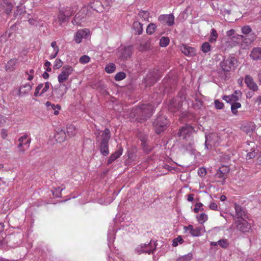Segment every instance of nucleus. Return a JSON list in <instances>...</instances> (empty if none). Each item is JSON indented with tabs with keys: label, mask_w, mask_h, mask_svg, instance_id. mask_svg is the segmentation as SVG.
<instances>
[{
	"label": "nucleus",
	"mask_w": 261,
	"mask_h": 261,
	"mask_svg": "<svg viewBox=\"0 0 261 261\" xmlns=\"http://www.w3.org/2000/svg\"><path fill=\"white\" fill-rule=\"evenodd\" d=\"M153 111L151 105L142 104L140 107L133 108L129 114V117L132 121L143 122L151 117Z\"/></svg>",
	"instance_id": "f257e3e1"
},
{
	"label": "nucleus",
	"mask_w": 261,
	"mask_h": 261,
	"mask_svg": "<svg viewBox=\"0 0 261 261\" xmlns=\"http://www.w3.org/2000/svg\"><path fill=\"white\" fill-rule=\"evenodd\" d=\"M110 137V132H104L101 136L98 148L103 156H106L109 154V142Z\"/></svg>",
	"instance_id": "f03ea898"
},
{
	"label": "nucleus",
	"mask_w": 261,
	"mask_h": 261,
	"mask_svg": "<svg viewBox=\"0 0 261 261\" xmlns=\"http://www.w3.org/2000/svg\"><path fill=\"white\" fill-rule=\"evenodd\" d=\"M156 244L154 241L151 240L147 243H142L137 246L135 252L138 254L142 253L151 254L154 252L156 249Z\"/></svg>",
	"instance_id": "7ed1b4c3"
},
{
	"label": "nucleus",
	"mask_w": 261,
	"mask_h": 261,
	"mask_svg": "<svg viewBox=\"0 0 261 261\" xmlns=\"http://www.w3.org/2000/svg\"><path fill=\"white\" fill-rule=\"evenodd\" d=\"M162 76L161 72L158 69L150 70L146 74L144 79V83L146 87H150L154 84Z\"/></svg>",
	"instance_id": "20e7f679"
},
{
	"label": "nucleus",
	"mask_w": 261,
	"mask_h": 261,
	"mask_svg": "<svg viewBox=\"0 0 261 261\" xmlns=\"http://www.w3.org/2000/svg\"><path fill=\"white\" fill-rule=\"evenodd\" d=\"M237 63V59L232 56H229L227 58H224L219 63L221 70L225 72H230L234 69Z\"/></svg>",
	"instance_id": "39448f33"
},
{
	"label": "nucleus",
	"mask_w": 261,
	"mask_h": 261,
	"mask_svg": "<svg viewBox=\"0 0 261 261\" xmlns=\"http://www.w3.org/2000/svg\"><path fill=\"white\" fill-rule=\"evenodd\" d=\"M205 149L207 150L211 149L212 146L215 145L216 144H219L220 141V138L218 136V133L216 132H212L208 133H206L205 135Z\"/></svg>",
	"instance_id": "423d86ee"
},
{
	"label": "nucleus",
	"mask_w": 261,
	"mask_h": 261,
	"mask_svg": "<svg viewBox=\"0 0 261 261\" xmlns=\"http://www.w3.org/2000/svg\"><path fill=\"white\" fill-rule=\"evenodd\" d=\"M178 97L180 98V100L177 98H173L169 105V110L173 113L179 110L182 106V101L185 100L184 91H180Z\"/></svg>",
	"instance_id": "0eeeda50"
},
{
	"label": "nucleus",
	"mask_w": 261,
	"mask_h": 261,
	"mask_svg": "<svg viewBox=\"0 0 261 261\" xmlns=\"http://www.w3.org/2000/svg\"><path fill=\"white\" fill-rule=\"evenodd\" d=\"M132 46H121L118 48L116 55L119 60L121 61H124L128 60L132 54Z\"/></svg>",
	"instance_id": "6e6552de"
},
{
	"label": "nucleus",
	"mask_w": 261,
	"mask_h": 261,
	"mask_svg": "<svg viewBox=\"0 0 261 261\" xmlns=\"http://www.w3.org/2000/svg\"><path fill=\"white\" fill-rule=\"evenodd\" d=\"M237 229L243 233L249 232L251 230V220L248 219H239L237 222Z\"/></svg>",
	"instance_id": "1a4fd4ad"
},
{
	"label": "nucleus",
	"mask_w": 261,
	"mask_h": 261,
	"mask_svg": "<svg viewBox=\"0 0 261 261\" xmlns=\"http://www.w3.org/2000/svg\"><path fill=\"white\" fill-rule=\"evenodd\" d=\"M73 71V69L72 66L68 65L63 66L61 73L58 76L59 83L61 84L67 81L69 76L72 74Z\"/></svg>",
	"instance_id": "9d476101"
},
{
	"label": "nucleus",
	"mask_w": 261,
	"mask_h": 261,
	"mask_svg": "<svg viewBox=\"0 0 261 261\" xmlns=\"http://www.w3.org/2000/svg\"><path fill=\"white\" fill-rule=\"evenodd\" d=\"M169 124L168 120L164 115H160L153 122L155 130H161L160 128L165 129Z\"/></svg>",
	"instance_id": "9b49d317"
},
{
	"label": "nucleus",
	"mask_w": 261,
	"mask_h": 261,
	"mask_svg": "<svg viewBox=\"0 0 261 261\" xmlns=\"http://www.w3.org/2000/svg\"><path fill=\"white\" fill-rule=\"evenodd\" d=\"M18 141V147L19 148V151L24 152V150L28 148L30 146V138L27 135H23L19 139Z\"/></svg>",
	"instance_id": "f8f14e48"
},
{
	"label": "nucleus",
	"mask_w": 261,
	"mask_h": 261,
	"mask_svg": "<svg viewBox=\"0 0 261 261\" xmlns=\"http://www.w3.org/2000/svg\"><path fill=\"white\" fill-rule=\"evenodd\" d=\"M90 32L89 29H85L79 30L74 37V40L76 43H80L83 38H86L90 35Z\"/></svg>",
	"instance_id": "ddd939ff"
},
{
	"label": "nucleus",
	"mask_w": 261,
	"mask_h": 261,
	"mask_svg": "<svg viewBox=\"0 0 261 261\" xmlns=\"http://www.w3.org/2000/svg\"><path fill=\"white\" fill-rule=\"evenodd\" d=\"M72 13L70 12V10H66L65 11L60 10L57 17L59 24L62 25L66 22L68 21Z\"/></svg>",
	"instance_id": "4468645a"
},
{
	"label": "nucleus",
	"mask_w": 261,
	"mask_h": 261,
	"mask_svg": "<svg viewBox=\"0 0 261 261\" xmlns=\"http://www.w3.org/2000/svg\"><path fill=\"white\" fill-rule=\"evenodd\" d=\"M159 20L164 24L172 26L174 24V17L172 14L161 15L159 17Z\"/></svg>",
	"instance_id": "2eb2a0df"
},
{
	"label": "nucleus",
	"mask_w": 261,
	"mask_h": 261,
	"mask_svg": "<svg viewBox=\"0 0 261 261\" xmlns=\"http://www.w3.org/2000/svg\"><path fill=\"white\" fill-rule=\"evenodd\" d=\"M249 36L250 38L247 39L243 35H239L237 37H233V39L234 40V41H236V40H237V43L243 46V42H244L246 44H249L255 40V37L253 34H250Z\"/></svg>",
	"instance_id": "dca6fc26"
},
{
	"label": "nucleus",
	"mask_w": 261,
	"mask_h": 261,
	"mask_svg": "<svg viewBox=\"0 0 261 261\" xmlns=\"http://www.w3.org/2000/svg\"><path fill=\"white\" fill-rule=\"evenodd\" d=\"M181 52L187 57H194L196 54V50L194 47L188 46L186 44H182L180 46Z\"/></svg>",
	"instance_id": "f3484780"
},
{
	"label": "nucleus",
	"mask_w": 261,
	"mask_h": 261,
	"mask_svg": "<svg viewBox=\"0 0 261 261\" xmlns=\"http://www.w3.org/2000/svg\"><path fill=\"white\" fill-rule=\"evenodd\" d=\"M116 229L111 225L108 229L107 234L108 245L110 250H112V245L115 239Z\"/></svg>",
	"instance_id": "a211bd4d"
},
{
	"label": "nucleus",
	"mask_w": 261,
	"mask_h": 261,
	"mask_svg": "<svg viewBox=\"0 0 261 261\" xmlns=\"http://www.w3.org/2000/svg\"><path fill=\"white\" fill-rule=\"evenodd\" d=\"M85 10L83 9L76 14L72 21V22L74 25H81L82 23L84 21L83 19L86 15L85 13Z\"/></svg>",
	"instance_id": "6ab92c4d"
},
{
	"label": "nucleus",
	"mask_w": 261,
	"mask_h": 261,
	"mask_svg": "<svg viewBox=\"0 0 261 261\" xmlns=\"http://www.w3.org/2000/svg\"><path fill=\"white\" fill-rule=\"evenodd\" d=\"M245 83L247 85V87L253 91H256L258 90V86L250 75H247L245 76Z\"/></svg>",
	"instance_id": "aec40b11"
},
{
	"label": "nucleus",
	"mask_w": 261,
	"mask_h": 261,
	"mask_svg": "<svg viewBox=\"0 0 261 261\" xmlns=\"http://www.w3.org/2000/svg\"><path fill=\"white\" fill-rule=\"evenodd\" d=\"M66 137L65 132H55L54 134V141H50V143L54 144L55 142L61 143L63 142Z\"/></svg>",
	"instance_id": "412c9836"
},
{
	"label": "nucleus",
	"mask_w": 261,
	"mask_h": 261,
	"mask_svg": "<svg viewBox=\"0 0 261 261\" xmlns=\"http://www.w3.org/2000/svg\"><path fill=\"white\" fill-rule=\"evenodd\" d=\"M122 152L123 148L120 146L110 156L108 160L107 164L108 165L112 164L114 161L119 158L122 155Z\"/></svg>",
	"instance_id": "4be33fe9"
},
{
	"label": "nucleus",
	"mask_w": 261,
	"mask_h": 261,
	"mask_svg": "<svg viewBox=\"0 0 261 261\" xmlns=\"http://www.w3.org/2000/svg\"><path fill=\"white\" fill-rule=\"evenodd\" d=\"M236 215L238 219H248L245 211L239 205L235 204Z\"/></svg>",
	"instance_id": "5701e85b"
},
{
	"label": "nucleus",
	"mask_w": 261,
	"mask_h": 261,
	"mask_svg": "<svg viewBox=\"0 0 261 261\" xmlns=\"http://www.w3.org/2000/svg\"><path fill=\"white\" fill-rule=\"evenodd\" d=\"M141 147L143 151L146 153H149L152 149V147L150 146V143L146 138L141 139Z\"/></svg>",
	"instance_id": "b1692460"
},
{
	"label": "nucleus",
	"mask_w": 261,
	"mask_h": 261,
	"mask_svg": "<svg viewBox=\"0 0 261 261\" xmlns=\"http://www.w3.org/2000/svg\"><path fill=\"white\" fill-rule=\"evenodd\" d=\"M250 57L253 60H261V47H254Z\"/></svg>",
	"instance_id": "393cba45"
},
{
	"label": "nucleus",
	"mask_w": 261,
	"mask_h": 261,
	"mask_svg": "<svg viewBox=\"0 0 261 261\" xmlns=\"http://www.w3.org/2000/svg\"><path fill=\"white\" fill-rule=\"evenodd\" d=\"M33 84L30 83L24 84L20 86L19 90V95H25L28 94L32 89Z\"/></svg>",
	"instance_id": "a878e982"
},
{
	"label": "nucleus",
	"mask_w": 261,
	"mask_h": 261,
	"mask_svg": "<svg viewBox=\"0 0 261 261\" xmlns=\"http://www.w3.org/2000/svg\"><path fill=\"white\" fill-rule=\"evenodd\" d=\"M249 145L251 146V148L249 151L248 149H247L246 151L247 152L246 159L247 160H250L253 159L255 157L257 152L256 151V149L254 147V143L253 142H251V144H249Z\"/></svg>",
	"instance_id": "bb28decb"
},
{
	"label": "nucleus",
	"mask_w": 261,
	"mask_h": 261,
	"mask_svg": "<svg viewBox=\"0 0 261 261\" xmlns=\"http://www.w3.org/2000/svg\"><path fill=\"white\" fill-rule=\"evenodd\" d=\"M66 93V90H63L60 88L55 89L53 91V95L58 99H61Z\"/></svg>",
	"instance_id": "cd10ccee"
},
{
	"label": "nucleus",
	"mask_w": 261,
	"mask_h": 261,
	"mask_svg": "<svg viewBox=\"0 0 261 261\" xmlns=\"http://www.w3.org/2000/svg\"><path fill=\"white\" fill-rule=\"evenodd\" d=\"M17 63V59H13L9 60L5 66L6 70L7 71H12L15 69V66Z\"/></svg>",
	"instance_id": "c85d7f7f"
},
{
	"label": "nucleus",
	"mask_w": 261,
	"mask_h": 261,
	"mask_svg": "<svg viewBox=\"0 0 261 261\" xmlns=\"http://www.w3.org/2000/svg\"><path fill=\"white\" fill-rule=\"evenodd\" d=\"M204 231V227L203 225H202L194 228L191 235L193 237H199L201 236Z\"/></svg>",
	"instance_id": "c756f323"
},
{
	"label": "nucleus",
	"mask_w": 261,
	"mask_h": 261,
	"mask_svg": "<svg viewBox=\"0 0 261 261\" xmlns=\"http://www.w3.org/2000/svg\"><path fill=\"white\" fill-rule=\"evenodd\" d=\"M216 178L220 179L218 180L219 182H221L222 185L225 184V180L227 177V175L224 174V172H222L221 170H217L216 173Z\"/></svg>",
	"instance_id": "7c9ffc66"
},
{
	"label": "nucleus",
	"mask_w": 261,
	"mask_h": 261,
	"mask_svg": "<svg viewBox=\"0 0 261 261\" xmlns=\"http://www.w3.org/2000/svg\"><path fill=\"white\" fill-rule=\"evenodd\" d=\"M211 46L208 42H205L201 46V50L204 54H209L211 50Z\"/></svg>",
	"instance_id": "2f4dec72"
},
{
	"label": "nucleus",
	"mask_w": 261,
	"mask_h": 261,
	"mask_svg": "<svg viewBox=\"0 0 261 261\" xmlns=\"http://www.w3.org/2000/svg\"><path fill=\"white\" fill-rule=\"evenodd\" d=\"M218 38V34L216 30L215 29L211 30L210 36L208 41L211 43H214L217 40Z\"/></svg>",
	"instance_id": "473e14b6"
},
{
	"label": "nucleus",
	"mask_w": 261,
	"mask_h": 261,
	"mask_svg": "<svg viewBox=\"0 0 261 261\" xmlns=\"http://www.w3.org/2000/svg\"><path fill=\"white\" fill-rule=\"evenodd\" d=\"M196 219L198 222L201 224H203L208 219L207 215L204 213H202L200 214L197 215Z\"/></svg>",
	"instance_id": "72a5a7b5"
},
{
	"label": "nucleus",
	"mask_w": 261,
	"mask_h": 261,
	"mask_svg": "<svg viewBox=\"0 0 261 261\" xmlns=\"http://www.w3.org/2000/svg\"><path fill=\"white\" fill-rule=\"evenodd\" d=\"M3 7L6 14H9L11 12L13 6L11 3L4 2Z\"/></svg>",
	"instance_id": "f704fd0d"
},
{
	"label": "nucleus",
	"mask_w": 261,
	"mask_h": 261,
	"mask_svg": "<svg viewBox=\"0 0 261 261\" xmlns=\"http://www.w3.org/2000/svg\"><path fill=\"white\" fill-rule=\"evenodd\" d=\"M105 71L108 73H112L114 72L116 69V66L113 63L107 64L105 67Z\"/></svg>",
	"instance_id": "c9c22d12"
},
{
	"label": "nucleus",
	"mask_w": 261,
	"mask_h": 261,
	"mask_svg": "<svg viewBox=\"0 0 261 261\" xmlns=\"http://www.w3.org/2000/svg\"><path fill=\"white\" fill-rule=\"evenodd\" d=\"M193 258V254L189 253L187 254L179 257L176 261H190Z\"/></svg>",
	"instance_id": "e433bc0d"
},
{
	"label": "nucleus",
	"mask_w": 261,
	"mask_h": 261,
	"mask_svg": "<svg viewBox=\"0 0 261 261\" xmlns=\"http://www.w3.org/2000/svg\"><path fill=\"white\" fill-rule=\"evenodd\" d=\"M133 27L136 33L138 35L142 34L143 31L142 24L140 22H135L134 23Z\"/></svg>",
	"instance_id": "4c0bfd02"
},
{
	"label": "nucleus",
	"mask_w": 261,
	"mask_h": 261,
	"mask_svg": "<svg viewBox=\"0 0 261 261\" xmlns=\"http://www.w3.org/2000/svg\"><path fill=\"white\" fill-rule=\"evenodd\" d=\"M29 23L32 25L35 26H42L43 23L41 21L39 20L37 18H30L28 20Z\"/></svg>",
	"instance_id": "58836bf2"
},
{
	"label": "nucleus",
	"mask_w": 261,
	"mask_h": 261,
	"mask_svg": "<svg viewBox=\"0 0 261 261\" xmlns=\"http://www.w3.org/2000/svg\"><path fill=\"white\" fill-rule=\"evenodd\" d=\"M184 242V241L182 238V236H178L177 238H174L172 241V246L173 247H176L179 244H181Z\"/></svg>",
	"instance_id": "ea45409f"
},
{
	"label": "nucleus",
	"mask_w": 261,
	"mask_h": 261,
	"mask_svg": "<svg viewBox=\"0 0 261 261\" xmlns=\"http://www.w3.org/2000/svg\"><path fill=\"white\" fill-rule=\"evenodd\" d=\"M156 25L153 23H149L146 29V32L149 35L152 34L155 31Z\"/></svg>",
	"instance_id": "a19ab883"
},
{
	"label": "nucleus",
	"mask_w": 261,
	"mask_h": 261,
	"mask_svg": "<svg viewBox=\"0 0 261 261\" xmlns=\"http://www.w3.org/2000/svg\"><path fill=\"white\" fill-rule=\"evenodd\" d=\"M241 104L240 102H233L231 105V110L233 114H236L238 112V109L241 108Z\"/></svg>",
	"instance_id": "79ce46f5"
},
{
	"label": "nucleus",
	"mask_w": 261,
	"mask_h": 261,
	"mask_svg": "<svg viewBox=\"0 0 261 261\" xmlns=\"http://www.w3.org/2000/svg\"><path fill=\"white\" fill-rule=\"evenodd\" d=\"M64 188L61 187H57L52 191L53 195L56 197H60L61 196V192Z\"/></svg>",
	"instance_id": "37998d69"
},
{
	"label": "nucleus",
	"mask_w": 261,
	"mask_h": 261,
	"mask_svg": "<svg viewBox=\"0 0 261 261\" xmlns=\"http://www.w3.org/2000/svg\"><path fill=\"white\" fill-rule=\"evenodd\" d=\"M169 43V39L168 37H162L160 40V44L162 47H166Z\"/></svg>",
	"instance_id": "c03bdc74"
},
{
	"label": "nucleus",
	"mask_w": 261,
	"mask_h": 261,
	"mask_svg": "<svg viewBox=\"0 0 261 261\" xmlns=\"http://www.w3.org/2000/svg\"><path fill=\"white\" fill-rule=\"evenodd\" d=\"M218 245L223 248H226L228 245L229 243L226 239H220L218 241Z\"/></svg>",
	"instance_id": "a18cd8bd"
},
{
	"label": "nucleus",
	"mask_w": 261,
	"mask_h": 261,
	"mask_svg": "<svg viewBox=\"0 0 261 261\" xmlns=\"http://www.w3.org/2000/svg\"><path fill=\"white\" fill-rule=\"evenodd\" d=\"M126 77V74L123 72H119L117 73L115 76V80L116 81H121L124 79Z\"/></svg>",
	"instance_id": "49530a36"
},
{
	"label": "nucleus",
	"mask_w": 261,
	"mask_h": 261,
	"mask_svg": "<svg viewBox=\"0 0 261 261\" xmlns=\"http://www.w3.org/2000/svg\"><path fill=\"white\" fill-rule=\"evenodd\" d=\"M252 31V29L249 25H245L241 29V32L245 35L250 34Z\"/></svg>",
	"instance_id": "de8ad7c7"
},
{
	"label": "nucleus",
	"mask_w": 261,
	"mask_h": 261,
	"mask_svg": "<svg viewBox=\"0 0 261 261\" xmlns=\"http://www.w3.org/2000/svg\"><path fill=\"white\" fill-rule=\"evenodd\" d=\"M202 206H203V204L201 203H200V202L196 203L194 205V212L196 213H197L200 211H203V208H202Z\"/></svg>",
	"instance_id": "09e8293b"
},
{
	"label": "nucleus",
	"mask_w": 261,
	"mask_h": 261,
	"mask_svg": "<svg viewBox=\"0 0 261 261\" xmlns=\"http://www.w3.org/2000/svg\"><path fill=\"white\" fill-rule=\"evenodd\" d=\"M90 60V58L88 56L84 55L80 57L79 61L82 64L88 63Z\"/></svg>",
	"instance_id": "8fccbe9b"
},
{
	"label": "nucleus",
	"mask_w": 261,
	"mask_h": 261,
	"mask_svg": "<svg viewBox=\"0 0 261 261\" xmlns=\"http://www.w3.org/2000/svg\"><path fill=\"white\" fill-rule=\"evenodd\" d=\"M50 85L51 84L49 82H46L45 83L44 86L42 88V89L41 92L40 93L39 95L41 96L43 94L46 92L48 90Z\"/></svg>",
	"instance_id": "3c124183"
},
{
	"label": "nucleus",
	"mask_w": 261,
	"mask_h": 261,
	"mask_svg": "<svg viewBox=\"0 0 261 261\" xmlns=\"http://www.w3.org/2000/svg\"><path fill=\"white\" fill-rule=\"evenodd\" d=\"M63 65L62 61L59 59H56L54 64V68L55 69H59Z\"/></svg>",
	"instance_id": "603ef678"
},
{
	"label": "nucleus",
	"mask_w": 261,
	"mask_h": 261,
	"mask_svg": "<svg viewBox=\"0 0 261 261\" xmlns=\"http://www.w3.org/2000/svg\"><path fill=\"white\" fill-rule=\"evenodd\" d=\"M239 93L240 92H238L236 90L232 94L229 95L233 102H236L239 100V98L238 94H239Z\"/></svg>",
	"instance_id": "864d4df0"
},
{
	"label": "nucleus",
	"mask_w": 261,
	"mask_h": 261,
	"mask_svg": "<svg viewBox=\"0 0 261 261\" xmlns=\"http://www.w3.org/2000/svg\"><path fill=\"white\" fill-rule=\"evenodd\" d=\"M149 14V12L146 11H141L139 13V16L143 18L145 20L148 18Z\"/></svg>",
	"instance_id": "5fc2aeb1"
},
{
	"label": "nucleus",
	"mask_w": 261,
	"mask_h": 261,
	"mask_svg": "<svg viewBox=\"0 0 261 261\" xmlns=\"http://www.w3.org/2000/svg\"><path fill=\"white\" fill-rule=\"evenodd\" d=\"M246 129L245 130H254L256 128V126L253 122H249L247 123V126H245Z\"/></svg>",
	"instance_id": "6e6d98bb"
},
{
	"label": "nucleus",
	"mask_w": 261,
	"mask_h": 261,
	"mask_svg": "<svg viewBox=\"0 0 261 261\" xmlns=\"http://www.w3.org/2000/svg\"><path fill=\"white\" fill-rule=\"evenodd\" d=\"M178 130H194L193 127L189 125L186 124L185 125L182 126Z\"/></svg>",
	"instance_id": "4d7b16f0"
},
{
	"label": "nucleus",
	"mask_w": 261,
	"mask_h": 261,
	"mask_svg": "<svg viewBox=\"0 0 261 261\" xmlns=\"http://www.w3.org/2000/svg\"><path fill=\"white\" fill-rule=\"evenodd\" d=\"M215 107L217 109H221L224 106L223 103L219 100H216L215 101Z\"/></svg>",
	"instance_id": "13d9d810"
},
{
	"label": "nucleus",
	"mask_w": 261,
	"mask_h": 261,
	"mask_svg": "<svg viewBox=\"0 0 261 261\" xmlns=\"http://www.w3.org/2000/svg\"><path fill=\"white\" fill-rule=\"evenodd\" d=\"M17 9L16 11L14 13V15L15 17H16L18 15H21L23 13L24 10L22 8H19V7L17 6Z\"/></svg>",
	"instance_id": "bf43d9fd"
},
{
	"label": "nucleus",
	"mask_w": 261,
	"mask_h": 261,
	"mask_svg": "<svg viewBox=\"0 0 261 261\" xmlns=\"http://www.w3.org/2000/svg\"><path fill=\"white\" fill-rule=\"evenodd\" d=\"M190 116V113L187 111L182 112L180 114V118L184 120H186L189 118Z\"/></svg>",
	"instance_id": "052dcab7"
},
{
	"label": "nucleus",
	"mask_w": 261,
	"mask_h": 261,
	"mask_svg": "<svg viewBox=\"0 0 261 261\" xmlns=\"http://www.w3.org/2000/svg\"><path fill=\"white\" fill-rule=\"evenodd\" d=\"M51 46L53 48L54 52L59 53V47L57 45V42L56 41H53L51 43Z\"/></svg>",
	"instance_id": "680f3d73"
},
{
	"label": "nucleus",
	"mask_w": 261,
	"mask_h": 261,
	"mask_svg": "<svg viewBox=\"0 0 261 261\" xmlns=\"http://www.w3.org/2000/svg\"><path fill=\"white\" fill-rule=\"evenodd\" d=\"M219 170H221L222 172H224V174L227 175L229 172V168L226 166H222L220 167Z\"/></svg>",
	"instance_id": "e2e57ef3"
},
{
	"label": "nucleus",
	"mask_w": 261,
	"mask_h": 261,
	"mask_svg": "<svg viewBox=\"0 0 261 261\" xmlns=\"http://www.w3.org/2000/svg\"><path fill=\"white\" fill-rule=\"evenodd\" d=\"M223 99L226 101L227 103H229L230 105L233 102L229 95L224 96L223 97Z\"/></svg>",
	"instance_id": "0e129e2a"
},
{
	"label": "nucleus",
	"mask_w": 261,
	"mask_h": 261,
	"mask_svg": "<svg viewBox=\"0 0 261 261\" xmlns=\"http://www.w3.org/2000/svg\"><path fill=\"white\" fill-rule=\"evenodd\" d=\"M198 174L202 176H203V175L205 174L206 173V170L204 168H199L198 169Z\"/></svg>",
	"instance_id": "69168bd1"
},
{
	"label": "nucleus",
	"mask_w": 261,
	"mask_h": 261,
	"mask_svg": "<svg viewBox=\"0 0 261 261\" xmlns=\"http://www.w3.org/2000/svg\"><path fill=\"white\" fill-rule=\"evenodd\" d=\"M209 206H210V209H211L212 210H214V211L217 210L218 208V206H217V204L213 202L210 203Z\"/></svg>",
	"instance_id": "338daca9"
},
{
	"label": "nucleus",
	"mask_w": 261,
	"mask_h": 261,
	"mask_svg": "<svg viewBox=\"0 0 261 261\" xmlns=\"http://www.w3.org/2000/svg\"><path fill=\"white\" fill-rule=\"evenodd\" d=\"M193 229H194L193 226L192 225H189L187 226L184 227V229L186 231L189 230V232L191 234L193 230Z\"/></svg>",
	"instance_id": "774afa93"
}]
</instances>
